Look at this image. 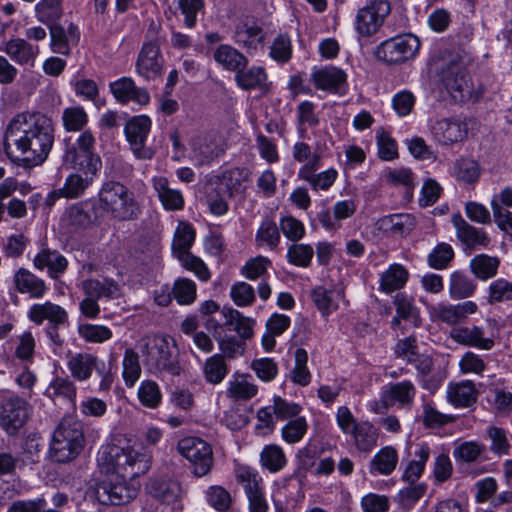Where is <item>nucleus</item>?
Segmentation results:
<instances>
[{
  "mask_svg": "<svg viewBox=\"0 0 512 512\" xmlns=\"http://www.w3.org/2000/svg\"><path fill=\"white\" fill-rule=\"evenodd\" d=\"M151 459V455L143 447L111 445L101 452L99 463L107 465V472L134 479L148 472Z\"/></svg>",
  "mask_w": 512,
  "mask_h": 512,
  "instance_id": "obj_2",
  "label": "nucleus"
},
{
  "mask_svg": "<svg viewBox=\"0 0 512 512\" xmlns=\"http://www.w3.org/2000/svg\"><path fill=\"white\" fill-rule=\"evenodd\" d=\"M476 289V284L467 275L454 272L450 278L449 292L453 299L470 297Z\"/></svg>",
  "mask_w": 512,
  "mask_h": 512,
  "instance_id": "obj_55",
  "label": "nucleus"
},
{
  "mask_svg": "<svg viewBox=\"0 0 512 512\" xmlns=\"http://www.w3.org/2000/svg\"><path fill=\"white\" fill-rule=\"evenodd\" d=\"M224 317V326L237 332L240 340L245 341L253 336V327L255 321L249 317L243 316L238 310L224 308L222 310Z\"/></svg>",
  "mask_w": 512,
  "mask_h": 512,
  "instance_id": "obj_29",
  "label": "nucleus"
},
{
  "mask_svg": "<svg viewBox=\"0 0 512 512\" xmlns=\"http://www.w3.org/2000/svg\"><path fill=\"white\" fill-rule=\"evenodd\" d=\"M313 77L317 88L328 91L338 90L346 80V74L332 66L316 71Z\"/></svg>",
  "mask_w": 512,
  "mask_h": 512,
  "instance_id": "obj_38",
  "label": "nucleus"
},
{
  "mask_svg": "<svg viewBox=\"0 0 512 512\" xmlns=\"http://www.w3.org/2000/svg\"><path fill=\"white\" fill-rule=\"evenodd\" d=\"M288 321L284 315L274 314L266 323V332L262 336V346L269 352L275 347V338L280 336L287 328Z\"/></svg>",
  "mask_w": 512,
  "mask_h": 512,
  "instance_id": "obj_48",
  "label": "nucleus"
},
{
  "mask_svg": "<svg viewBox=\"0 0 512 512\" xmlns=\"http://www.w3.org/2000/svg\"><path fill=\"white\" fill-rule=\"evenodd\" d=\"M138 398L143 406L155 409L159 406L162 400L159 385L152 380H145L141 382L138 388Z\"/></svg>",
  "mask_w": 512,
  "mask_h": 512,
  "instance_id": "obj_57",
  "label": "nucleus"
},
{
  "mask_svg": "<svg viewBox=\"0 0 512 512\" xmlns=\"http://www.w3.org/2000/svg\"><path fill=\"white\" fill-rule=\"evenodd\" d=\"M264 37L262 22L253 16L241 17L235 25L234 41L248 50H256Z\"/></svg>",
  "mask_w": 512,
  "mask_h": 512,
  "instance_id": "obj_15",
  "label": "nucleus"
},
{
  "mask_svg": "<svg viewBox=\"0 0 512 512\" xmlns=\"http://www.w3.org/2000/svg\"><path fill=\"white\" fill-rule=\"evenodd\" d=\"M85 446L83 423L73 417H64L56 429L50 443V456L58 463L76 459Z\"/></svg>",
  "mask_w": 512,
  "mask_h": 512,
  "instance_id": "obj_4",
  "label": "nucleus"
},
{
  "mask_svg": "<svg viewBox=\"0 0 512 512\" xmlns=\"http://www.w3.org/2000/svg\"><path fill=\"white\" fill-rule=\"evenodd\" d=\"M110 91L117 101L127 103L133 101L139 105H147L150 95L145 88L136 86L130 77H122L109 85Z\"/></svg>",
  "mask_w": 512,
  "mask_h": 512,
  "instance_id": "obj_19",
  "label": "nucleus"
},
{
  "mask_svg": "<svg viewBox=\"0 0 512 512\" xmlns=\"http://www.w3.org/2000/svg\"><path fill=\"white\" fill-rule=\"evenodd\" d=\"M458 239L469 249L487 247L490 238L481 229H478L466 222L460 215L453 218Z\"/></svg>",
  "mask_w": 512,
  "mask_h": 512,
  "instance_id": "obj_23",
  "label": "nucleus"
},
{
  "mask_svg": "<svg viewBox=\"0 0 512 512\" xmlns=\"http://www.w3.org/2000/svg\"><path fill=\"white\" fill-rule=\"evenodd\" d=\"M459 369L462 374L482 376L487 369L486 357L467 351L459 360Z\"/></svg>",
  "mask_w": 512,
  "mask_h": 512,
  "instance_id": "obj_58",
  "label": "nucleus"
},
{
  "mask_svg": "<svg viewBox=\"0 0 512 512\" xmlns=\"http://www.w3.org/2000/svg\"><path fill=\"white\" fill-rule=\"evenodd\" d=\"M142 361L146 369L153 374L168 373L178 376L181 367L175 346L160 336L145 337L138 343Z\"/></svg>",
  "mask_w": 512,
  "mask_h": 512,
  "instance_id": "obj_5",
  "label": "nucleus"
},
{
  "mask_svg": "<svg viewBox=\"0 0 512 512\" xmlns=\"http://www.w3.org/2000/svg\"><path fill=\"white\" fill-rule=\"evenodd\" d=\"M236 478L245 489L250 512H267L268 505L259 487L258 474L253 469L243 466L238 469Z\"/></svg>",
  "mask_w": 512,
  "mask_h": 512,
  "instance_id": "obj_16",
  "label": "nucleus"
},
{
  "mask_svg": "<svg viewBox=\"0 0 512 512\" xmlns=\"http://www.w3.org/2000/svg\"><path fill=\"white\" fill-rule=\"evenodd\" d=\"M28 318L36 325L48 321V325L67 326L69 322L67 311L50 301L33 304L28 310Z\"/></svg>",
  "mask_w": 512,
  "mask_h": 512,
  "instance_id": "obj_18",
  "label": "nucleus"
},
{
  "mask_svg": "<svg viewBox=\"0 0 512 512\" xmlns=\"http://www.w3.org/2000/svg\"><path fill=\"white\" fill-rule=\"evenodd\" d=\"M101 123L106 128L118 127L124 125L125 128H149L151 120L146 115L134 116L126 121L120 115L114 112H107L102 116Z\"/></svg>",
  "mask_w": 512,
  "mask_h": 512,
  "instance_id": "obj_50",
  "label": "nucleus"
},
{
  "mask_svg": "<svg viewBox=\"0 0 512 512\" xmlns=\"http://www.w3.org/2000/svg\"><path fill=\"white\" fill-rule=\"evenodd\" d=\"M162 62L159 46L153 42L146 43L138 55L136 71L146 80L155 79L162 75Z\"/></svg>",
  "mask_w": 512,
  "mask_h": 512,
  "instance_id": "obj_17",
  "label": "nucleus"
},
{
  "mask_svg": "<svg viewBox=\"0 0 512 512\" xmlns=\"http://www.w3.org/2000/svg\"><path fill=\"white\" fill-rule=\"evenodd\" d=\"M195 240V230L184 221H180L174 233L172 250L177 258H181L184 254H190L189 250Z\"/></svg>",
  "mask_w": 512,
  "mask_h": 512,
  "instance_id": "obj_39",
  "label": "nucleus"
},
{
  "mask_svg": "<svg viewBox=\"0 0 512 512\" xmlns=\"http://www.w3.org/2000/svg\"><path fill=\"white\" fill-rule=\"evenodd\" d=\"M356 447L363 452L371 451L378 441V431L369 422L360 423L351 433Z\"/></svg>",
  "mask_w": 512,
  "mask_h": 512,
  "instance_id": "obj_46",
  "label": "nucleus"
},
{
  "mask_svg": "<svg viewBox=\"0 0 512 512\" xmlns=\"http://www.w3.org/2000/svg\"><path fill=\"white\" fill-rule=\"evenodd\" d=\"M80 288L84 298L79 303V309L89 319H95L100 314L99 300H114L121 296L120 285L111 278H87L81 282Z\"/></svg>",
  "mask_w": 512,
  "mask_h": 512,
  "instance_id": "obj_8",
  "label": "nucleus"
},
{
  "mask_svg": "<svg viewBox=\"0 0 512 512\" xmlns=\"http://www.w3.org/2000/svg\"><path fill=\"white\" fill-rule=\"evenodd\" d=\"M206 500L208 504L218 512L229 510L232 504L230 493L222 486H211L206 491Z\"/></svg>",
  "mask_w": 512,
  "mask_h": 512,
  "instance_id": "obj_64",
  "label": "nucleus"
},
{
  "mask_svg": "<svg viewBox=\"0 0 512 512\" xmlns=\"http://www.w3.org/2000/svg\"><path fill=\"white\" fill-rule=\"evenodd\" d=\"M99 359L90 353H75L69 356L67 367L71 376L78 381L88 380L97 367Z\"/></svg>",
  "mask_w": 512,
  "mask_h": 512,
  "instance_id": "obj_28",
  "label": "nucleus"
},
{
  "mask_svg": "<svg viewBox=\"0 0 512 512\" xmlns=\"http://www.w3.org/2000/svg\"><path fill=\"white\" fill-rule=\"evenodd\" d=\"M92 181V176L85 177L78 173H73L67 177L61 191L66 198H78L84 194Z\"/></svg>",
  "mask_w": 512,
  "mask_h": 512,
  "instance_id": "obj_60",
  "label": "nucleus"
},
{
  "mask_svg": "<svg viewBox=\"0 0 512 512\" xmlns=\"http://www.w3.org/2000/svg\"><path fill=\"white\" fill-rule=\"evenodd\" d=\"M450 337L458 344L490 350L494 346L491 338L485 337L481 327H458L451 330Z\"/></svg>",
  "mask_w": 512,
  "mask_h": 512,
  "instance_id": "obj_22",
  "label": "nucleus"
},
{
  "mask_svg": "<svg viewBox=\"0 0 512 512\" xmlns=\"http://www.w3.org/2000/svg\"><path fill=\"white\" fill-rule=\"evenodd\" d=\"M419 48V39L407 33L383 41L377 46L375 55L387 64H398L412 59Z\"/></svg>",
  "mask_w": 512,
  "mask_h": 512,
  "instance_id": "obj_10",
  "label": "nucleus"
},
{
  "mask_svg": "<svg viewBox=\"0 0 512 512\" xmlns=\"http://www.w3.org/2000/svg\"><path fill=\"white\" fill-rule=\"evenodd\" d=\"M153 187L166 210H180L184 206V199L179 190L171 189L165 177H155Z\"/></svg>",
  "mask_w": 512,
  "mask_h": 512,
  "instance_id": "obj_34",
  "label": "nucleus"
},
{
  "mask_svg": "<svg viewBox=\"0 0 512 512\" xmlns=\"http://www.w3.org/2000/svg\"><path fill=\"white\" fill-rule=\"evenodd\" d=\"M177 450L190 462L196 477H203L210 472L214 459L212 448L206 441L197 437L183 438L178 442Z\"/></svg>",
  "mask_w": 512,
  "mask_h": 512,
  "instance_id": "obj_11",
  "label": "nucleus"
},
{
  "mask_svg": "<svg viewBox=\"0 0 512 512\" xmlns=\"http://www.w3.org/2000/svg\"><path fill=\"white\" fill-rule=\"evenodd\" d=\"M487 436L491 441L490 451L493 454L504 456L510 453L511 445L503 428L490 426L487 429Z\"/></svg>",
  "mask_w": 512,
  "mask_h": 512,
  "instance_id": "obj_62",
  "label": "nucleus"
},
{
  "mask_svg": "<svg viewBox=\"0 0 512 512\" xmlns=\"http://www.w3.org/2000/svg\"><path fill=\"white\" fill-rule=\"evenodd\" d=\"M28 416L29 405L23 398L13 395L3 400L0 421L8 434L13 435L22 428Z\"/></svg>",
  "mask_w": 512,
  "mask_h": 512,
  "instance_id": "obj_14",
  "label": "nucleus"
},
{
  "mask_svg": "<svg viewBox=\"0 0 512 512\" xmlns=\"http://www.w3.org/2000/svg\"><path fill=\"white\" fill-rule=\"evenodd\" d=\"M409 277L408 271L401 264H392L380 275L379 287L382 292L392 293L401 289Z\"/></svg>",
  "mask_w": 512,
  "mask_h": 512,
  "instance_id": "obj_35",
  "label": "nucleus"
},
{
  "mask_svg": "<svg viewBox=\"0 0 512 512\" xmlns=\"http://www.w3.org/2000/svg\"><path fill=\"white\" fill-rule=\"evenodd\" d=\"M415 226V219L411 214H392L382 217L377 222L379 230L394 235L404 236Z\"/></svg>",
  "mask_w": 512,
  "mask_h": 512,
  "instance_id": "obj_33",
  "label": "nucleus"
},
{
  "mask_svg": "<svg viewBox=\"0 0 512 512\" xmlns=\"http://www.w3.org/2000/svg\"><path fill=\"white\" fill-rule=\"evenodd\" d=\"M430 449L427 445H421L415 452V459L411 460L402 476V479L408 484L416 483L421 477L426 462L429 459Z\"/></svg>",
  "mask_w": 512,
  "mask_h": 512,
  "instance_id": "obj_45",
  "label": "nucleus"
},
{
  "mask_svg": "<svg viewBox=\"0 0 512 512\" xmlns=\"http://www.w3.org/2000/svg\"><path fill=\"white\" fill-rule=\"evenodd\" d=\"M262 467L270 472L281 470L286 464V456L283 449L277 445H266L260 453Z\"/></svg>",
  "mask_w": 512,
  "mask_h": 512,
  "instance_id": "obj_52",
  "label": "nucleus"
},
{
  "mask_svg": "<svg viewBox=\"0 0 512 512\" xmlns=\"http://www.w3.org/2000/svg\"><path fill=\"white\" fill-rule=\"evenodd\" d=\"M76 386L68 378L56 377L46 389V394L52 399L62 398L75 406Z\"/></svg>",
  "mask_w": 512,
  "mask_h": 512,
  "instance_id": "obj_47",
  "label": "nucleus"
},
{
  "mask_svg": "<svg viewBox=\"0 0 512 512\" xmlns=\"http://www.w3.org/2000/svg\"><path fill=\"white\" fill-rule=\"evenodd\" d=\"M148 490L152 497L168 504L176 502L183 494L181 484L171 479L153 480Z\"/></svg>",
  "mask_w": 512,
  "mask_h": 512,
  "instance_id": "obj_30",
  "label": "nucleus"
},
{
  "mask_svg": "<svg viewBox=\"0 0 512 512\" xmlns=\"http://www.w3.org/2000/svg\"><path fill=\"white\" fill-rule=\"evenodd\" d=\"M79 336L88 343H104L113 336L111 329L104 325L83 323L78 325Z\"/></svg>",
  "mask_w": 512,
  "mask_h": 512,
  "instance_id": "obj_54",
  "label": "nucleus"
},
{
  "mask_svg": "<svg viewBox=\"0 0 512 512\" xmlns=\"http://www.w3.org/2000/svg\"><path fill=\"white\" fill-rule=\"evenodd\" d=\"M398 463V453L391 446L383 447L371 460L370 472L372 474L390 475Z\"/></svg>",
  "mask_w": 512,
  "mask_h": 512,
  "instance_id": "obj_37",
  "label": "nucleus"
},
{
  "mask_svg": "<svg viewBox=\"0 0 512 512\" xmlns=\"http://www.w3.org/2000/svg\"><path fill=\"white\" fill-rule=\"evenodd\" d=\"M103 479L90 488V495L102 505H124L137 496L138 488L126 478L108 472Z\"/></svg>",
  "mask_w": 512,
  "mask_h": 512,
  "instance_id": "obj_9",
  "label": "nucleus"
},
{
  "mask_svg": "<svg viewBox=\"0 0 512 512\" xmlns=\"http://www.w3.org/2000/svg\"><path fill=\"white\" fill-rule=\"evenodd\" d=\"M33 264L38 270L48 269L52 278H58L67 269L66 258L56 250L43 249L33 259Z\"/></svg>",
  "mask_w": 512,
  "mask_h": 512,
  "instance_id": "obj_27",
  "label": "nucleus"
},
{
  "mask_svg": "<svg viewBox=\"0 0 512 512\" xmlns=\"http://www.w3.org/2000/svg\"><path fill=\"white\" fill-rule=\"evenodd\" d=\"M35 13L41 23L53 24L63 15V0H41L35 6Z\"/></svg>",
  "mask_w": 512,
  "mask_h": 512,
  "instance_id": "obj_49",
  "label": "nucleus"
},
{
  "mask_svg": "<svg viewBox=\"0 0 512 512\" xmlns=\"http://www.w3.org/2000/svg\"><path fill=\"white\" fill-rule=\"evenodd\" d=\"M396 313L405 321H411L414 327L421 325L419 309L415 306L414 298L405 293H398L393 299Z\"/></svg>",
  "mask_w": 512,
  "mask_h": 512,
  "instance_id": "obj_43",
  "label": "nucleus"
},
{
  "mask_svg": "<svg viewBox=\"0 0 512 512\" xmlns=\"http://www.w3.org/2000/svg\"><path fill=\"white\" fill-rule=\"evenodd\" d=\"M15 290L20 294H28L30 298H43L48 287L45 281L26 268H19L13 275Z\"/></svg>",
  "mask_w": 512,
  "mask_h": 512,
  "instance_id": "obj_20",
  "label": "nucleus"
},
{
  "mask_svg": "<svg viewBox=\"0 0 512 512\" xmlns=\"http://www.w3.org/2000/svg\"><path fill=\"white\" fill-rule=\"evenodd\" d=\"M480 173L481 170L478 163L472 159L463 158L454 165L456 179L466 184L475 183L479 179Z\"/></svg>",
  "mask_w": 512,
  "mask_h": 512,
  "instance_id": "obj_59",
  "label": "nucleus"
},
{
  "mask_svg": "<svg viewBox=\"0 0 512 512\" xmlns=\"http://www.w3.org/2000/svg\"><path fill=\"white\" fill-rule=\"evenodd\" d=\"M149 130H124L126 139L136 158L150 160L155 151L146 144Z\"/></svg>",
  "mask_w": 512,
  "mask_h": 512,
  "instance_id": "obj_40",
  "label": "nucleus"
},
{
  "mask_svg": "<svg viewBox=\"0 0 512 512\" xmlns=\"http://www.w3.org/2000/svg\"><path fill=\"white\" fill-rule=\"evenodd\" d=\"M288 417V403L279 396L274 397L273 405L263 407L257 412L258 429L272 431L279 420Z\"/></svg>",
  "mask_w": 512,
  "mask_h": 512,
  "instance_id": "obj_26",
  "label": "nucleus"
},
{
  "mask_svg": "<svg viewBox=\"0 0 512 512\" xmlns=\"http://www.w3.org/2000/svg\"><path fill=\"white\" fill-rule=\"evenodd\" d=\"M75 136L65 139L70 147L67 150V159H71L72 168L83 176H92L97 174L101 167V160L93 152L94 137L89 130H70Z\"/></svg>",
  "mask_w": 512,
  "mask_h": 512,
  "instance_id": "obj_7",
  "label": "nucleus"
},
{
  "mask_svg": "<svg viewBox=\"0 0 512 512\" xmlns=\"http://www.w3.org/2000/svg\"><path fill=\"white\" fill-rule=\"evenodd\" d=\"M215 340L218 343L222 356L227 359H234L245 351V342L237 339L235 336L215 334Z\"/></svg>",
  "mask_w": 512,
  "mask_h": 512,
  "instance_id": "obj_61",
  "label": "nucleus"
},
{
  "mask_svg": "<svg viewBox=\"0 0 512 512\" xmlns=\"http://www.w3.org/2000/svg\"><path fill=\"white\" fill-rule=\"evenodd\" d=\"M99 200L105 211L121 221L137 219L141 213L134 193L120 182H105L99 191Z\"/></svg>",
  "mask_w": 512,
  "mask_h": 512,
  "instance_id": "obj_6",
  "label": "nucleus"
},
{
  "mask_svg": "<svg viewBox=\"0 0 512 512\" xmlns=\"http://www.w3.org/2000/svg\"><path fill=\"white\" fill-rule=\"evenodd\" d=\"M123 378L128 387H132L141 374L139 355L132 348H127L123 356Z\"/></svg>",
  "mask_w": 512,
  "mask_h": 512,
  "instance_id": "obj_56",
  "label": "nucleus"
},
{
  "mask_svg": "<svg viewBox=\"0 0 512 512\" xmlns=\"http://www.w3.org/2000/svg\"><path fill=\"white\" fill-rule=\"evenodd\" d=\"M294 368L291 371V380L300 386H307L311 382V372L307 367L308 353L305 349L297 348L294 353Z\"/></svg>",
  "mask_w": 512,
  "mask_h": 512,
  "instance_id": "obj_53",
  "label": "nucleus"
},
{
  "mask_svg": "<svg viewBox=\"0 0 512 512\" xmlns=\"http://www.w3.org/2000/svg\"><path fill=\"white\" fill-rule=\"evenodd\" d=\"M215 61L230 71L243 70L247 65L246 57L230 45L222 44L214 51Z\"/></svg>",
  "mask_w": 512,
  "mask_h": 512,
  "instance_id": "obj_36",
  "label": "nucleus"
},
{
  "mask_svg": "<svg viewBox=\"0 0 512 512\" xmlns=\"http://www.w3.org/2000/svg\"><path fill=\"white\" fill-rule=\"evenodd\" d=\"M53 130H7V146L12 141L16 150L8 151L16 164L30 168L42 164L47 158L54 141Z\"/></svg>",
  "mask_w": 512,
  "mask_h": 512,
  "instance_id": "obj_1",
  "label": "nucleus"
},
{
  "mask_svg": "<svg viewBox=\"0 0 512 512\" xmlns=\"http://www.w3.org/2000/svg\"><path fill=\"white\" fill-rule=\"evenodd\" d=\"M500 266V259L497 256L488 254L475 255L469 264L471 273L481 281H487L495 277Z\"/></svg>",
  "mask_w": 512,
  "mask_h": 512,
  "instance_id": "obj_32",
  "label": "nucleus"
},
{
  "mask_svg": "<svg viewBox=\"0 0 512 512\" xmlns=\"http://www.w3.org/2000/svg\"><path fill=\"white\" fill-rule=\"evenodd\" d=\"M485 445L477 441H464L455 445L453 457L457 462L473 463L485 452Z\"/></svg>",
  "mask_w": 512,
  "mask_h": 512,
  "instance_id": "obj_51",
  "label": "nucleus"
},
{
  "mask_svg": "<svg viewBox=\"0 0 512 512\" xmlns=\"http://www.w3.org/2000/svg\"><path fill=\"white\" fill-rule=\"evenodd\" d=\"M429 74L454 97L469 91L464 58L455 52L439 51L428 62Z\"/></svg>",
  "mask_w": 512,
  "mask_h": 512,
  "instance_id": "obj_3",
  "label": "nucleus"
},
{
  "mask_svg": "<svg viewBox=\"0 0 512 512\" xmlns=\"http://www.w3.org/2000/svg\"><path fill=\"white\" fill-rule=\"evenodd\" d=\"M477 397L478 391L471 380L452 383L447 389V400L457 408L472 406L477 401Z\"/></svg>",
  "mask_w": 512,
  "mask_h": 512,
  "instance_id": "obj_24",
  "label": "nucleus"
},
{
  "mask_svg": "<svg viewBox=\"0 0 512 512\" xmlns=\"http://www.w3.org/2000/svg\"><path fill=\"white\" fill-rule=\"evenodd\" d=\"M312 298L321 313L327 316L338 308L343 293L341 290H327L323 287H317L312 293Z\"/></svg>",
  "mask_w": 512,
  "mask_h": 512,
  "instance_id": "obj_41",
  "label": "nucleus"
},
{
  "mask_svg": "<svg viewBox=\"0 0 512 512\" xmlns=\"http://www.w3.org/2000/svg\"><path fill=\"white\" fill-rule=\"evenodd\" d=\"M93 221L90 204L80 202L73 204L65 210L61 222L70 231L87 228Z\"/></svg>",
  "mask_w": 512,
  "mask_h": 512,
  "instance_id": "obj_25",
  "label": "nucleus"
},
{
  "mask_svg": "<svg viewBox=\"0 0 512 512\" xmlns=\"http://www.w3.org/2000/svg\"><path fill=\"white\" fill-rule=\"evenodd\" d=\"M28 126V128H51L52 120L41 112H22L12 117L7 128H20Z\"/></svg>",
  "mask_w": 512,
  "mask_h": 512,
  "instance_id": "obj_44",
  "label": "nucleus"
},
{
  "mask_svg": "<svg viewBox=\"0 0 512 512\" xmlns=\"http://www.w3.org/2000/svg\"><path fill=\"white\" fill-rule=\"evenodd\" d=\"M229 372V368L221 354H214L205 360L203 375L213 385L221 383Z\"/></svg>",
  "mask_w": 512,
  "mask_h": 512,
  "instance_id": "obj_42",
  "label": "nucleus"
},
{
  "mask_svg": "<svg viewBox=\"0 0 512 512\" xmlns=\"http://www.w3.org/2000/svg\"><path fill=\"white\" fill-rule=\"evenodd\" d=\"M3 51L19 65L33 67L39 47L23 38H13L5 43Z\"/></svg>",
  "mask_w": 512,
  "mask_h": 512,
  "instance_id": "obj_21",
  "label": "nucleus"
},
{
  "mask_svg": "<svg viewBox=\"0 0 512 512\" xmlns=\"http://www.w3.org/2000/svg\"><path fill=\"white\" fill-rule=\"evenodd\" d=\"M415 395L416 388L411 381L390 384L382 391L380 399L370 404L371 410L376 414H384L396 403L408 407L412 404Z\"/></svg>",
  "mask_w": 512,
  "mask_h": 512,
  "instance_id": "obj_13",
  "label": "nucleus"
},
{
  "mask_svg": "<svg viewBox=\"0 0 512 512\" xmlns=\"http://www.w3.org/2000/svg\"><path fill=\"white\" fill-rule=\"evenodd\" d=\"M391 12L387 0H369L359 8L355 17V29L363 37L374 35Z\"/></svg>",
  "mask_w": 512,
  "mask_h": 512,
  "instance_id": "obj_12",
  "label": "nucleus"
},
{
  "mask_svg": "<svg viewBox=\"0 0 512 512\" xmlns=\"http://www.w3.org/2000/svg\"><path fill=\"white\" fill-rule=\"evenodd\" d=\"M266 80V73L261 67H251L247 71L239 70L236 73L237 84L245 90L261 86Z\"/></svg>",
  "mask_w": 512,
  "mask_h": 512,
  "instance_id": "obj_63",
  "label": "nucleus"
},
{
  "mask_svg": "<svg viewBox=\"0 0 512 512\" xmlns=\"http://www.w3.org/2000/svg\"><path fill=\"white\" fill-rule=\"evenodd\" d=\"M258 392V387L247 374H235L229 381L227 397L235 401H248Z\"/></svg>",
  "mask_w": 512,
  "mask_h": 512,
  "instance_id": "obj_31",
  "label": "nucleus"
}]
</instances>
